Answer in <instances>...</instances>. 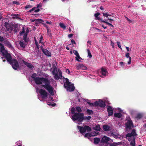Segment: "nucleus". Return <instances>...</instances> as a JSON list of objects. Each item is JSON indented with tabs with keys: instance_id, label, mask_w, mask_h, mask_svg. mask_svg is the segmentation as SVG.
<instances>
[{
	"instance_id": "nucleus-1",
	"label": "nucleus",
	"mask_w": 146,
	"mask_h": 146,
	"mask_svg": "<svg viewBox=\"0 0 146 146\" xmlns=\"http://www.w3.org/2000/svg\"><path fill=\"white\" fill-rule=\"evenodd\" d=\"M37 85L42 84L41 86L47 90L49 93L52 94L53 93V88L50 84V81L48 78L43 77H38L34 81Z\"/></svg>"
},
{
	"instance_id": "nucleus-2",
	"label": "nucleus",
	"mask_w": 146,
	"mask_h": 146,
	"mask_svg": "<svg viewBox=\"0 0 146 146\" xmlns=\"http://www.w3.org/2000/svg\"><path fill=\"white\" fill-rule=\"evenodd\" d=\"M84 114L83 113L76 112L72 116V119L73 121H78L81 122L84 120Z\"/></svg>"
},
{
	"instance_id": "nucleus-3",
	"label": "nucleus",
	"mask_w": 146,
	"mask_h": 146,
	"mask_svg": "<svg viewBox=\"0 0 146 146\" xmlns=\"http://www.w3.org/2000/svg\"><path fill=\"white\" fill-rule=\"evenodd\" d=\"M13 69L17 70L19 67V65L17 60L16 59H13L9 63Z\"/></svg>"
},
{
	"instance_id": "nucleus-4",
	"label": "nucleus",
	"mask_w": 146,
	"mask_h": 146,
	"mask_svg": "<svg viewBox=\"0 0 146 146\" xmlns=\"http://www.w3.org/2000/svg\"><path fill=\"white\" fill-rule=\"evenodd\" d=\"M95 106H99L101 108H104L106 106L105 102L100 100H99L98 102H95Z\"/></svg>"
},
{
	"instance_id": "nucleus-5",
	"label": "nucleus",
	"mask_w": 146,
	"mask_h": 146,
	"mask_svg": "<svg viewBox=\"0 0 146 146\" xmlns=\"http://www.w3.org/2000/svg\"><path fill=\"white\" fill-rule=\"evenodd\" d=\"M3 56L6 58L7 62L9 63L13 59L11 54L7 52L5 53H3Z\"/></svg>"
},
{
	"instance_id": "nucleus-6",
	"label": "nucleus",
	"mask_w": 146,
	"mask_h": 146,
	"mask_svg": "<svg viewBox=\"0 0 146 146\" xmlns=\"http://www.w3.org/2000/svg\"><path fill=\"white\" fill-rule=\"evenodd\" d=\"M39 93L41 97L43 98L47 97L48 96V93L44 90L40 89Z\"/></svg>"
},
{
	"instance_id": "nucleus-7",
	"label": "nucleus",
	"mask_w": 146,
	"mask_h": 146,
	"mask_svg": "<svg viewBox=\"0 0 146 146\" xmlns=\"http://www.w3.org/2000/svg\"><path fill=\"white\" fill-rule=\"evenodd\" d=\"M125 126L127 129H131L133 126V124L132 121L131 120H128L127 123L125 124Z\"/></svg>"
},
{
	"instance_id": "nucleus-8",
	"label": "nucleus",
	"mask_w": 146,
	"mask_h": 146,
	"mask_svg": "<svg viewBox=\"0 0 146 146\" xmlns=\"http://www.w3.org/2000/svg\"><path fill=\"white\" fill-rule=\"evenodd\" d=\"M64 88L66 89L69 92H72L74 90L75 87L73 84H69L68 86H66L64 87Z\"/></svg>"
},
{
	"instance_id": "nucleus-9",
	"label": "nucleus",
	"mask_w": 146,
	"mask_h": 146,
	"mask_svg": "<svg viewBox=\"0 0 146 146\" xmlns=\"http://www.w3.org/2000/svg\"><path fill=\"white\" fill-rule=\"evenodd\" d=\"M137 135L136 133L135 130V129H133L132 130L131 133H129L126 135V137H131L132 136H136Z\"/></svg>"
},
{
	"instance_id": "nucleus-10",
	"label": "nucleus",
	"mask_w": 146,
	"mask_h": 146,
	"mask_svg": "<svg viewBox=\"0 0 146 146\" xmlns=\"http://www.w3.org/2000/svg\"><path fill=\"white\" fill-rule=\"evenodd\" d=\"M110 136H112L115 138L117 139L120 137V135L117 133H113L112 131H110L109 133Z\"/></svg>"
},
{
	"instance_id": "nucleus-11",
	"label": "nucleus",
	"mask_w": 146,
	"mask_h": 146,
	"mask_svg": "<svg viewBox=\"0 0 146 146\" xmlns=\"http://www.w3.org/2000/svg\"><path fill=\"white\" fill-rule=\"evenodd\" d=\"M107 111L108 113V116H110L113 114V108L111 106H108L107 108Z\"/></svg>"
},
{
	"instance_id": "nucleus-12",
	"label": "nucleus",
	"mask_w": 146,
	"mask_h": 146,
	"mask_svg": "<svg viewBox=\"0 0 146 146\" xmlns=\"http://www.w3.org/2000/svg\"><path fill=\"white\" fill-rule=\"evenodd\" d=\"M77 127L78 129L79 130V131L81 133H84L86 132V130L85 129L84 126L83 127L82 126L78 125Z\"/></svg>"
},
{
	"instance_id": "nucleus-13",
	"label": "nucleus",
	"mask_w": 146,
	"mask_h": 146,
	"mask_svg": "<svg viewBox=\"0 0 146 146\" xmlns=\"http://www.w3.org/2000/svg\"><path fill=\"white\" fill-rule=\"evenodd\" d=\"M78 69H82V70H86L87 69V68L84 64H79L77 67Z\"/></svg>"
},
{
	"instance_id": "nucleus-14",
	"label": "nucleus",
	"mask_w": 146,
	"mask_h": 146,
	"mask_svg": "<svg viewBox=\"0 0 146 146\" xmlns=\"http://www.w3.org/2000/svg\"><path fill=\"white\" fill-rule=\"evenodd\" d=\"M23 62L30 69H33L34 68V66L31 63L27 62L24 60H23Z\"/></svg>"
},
{
	"instance_id": "nucleus-15",
	"label": "nucleus",
	"mask_w": 146,
	"mask_h": 146,
	"mask_svg": "<svg viewBox=\"0 0 146 146\" xmlns=\"http://www.w3.org/2000/svg\"><path fill=\"white\" fill-rule=\"evenodd\" d=\"M110 139L109 137L104 136L102 139V142L103 143H107L109 141Z\"/></svg>"
},
{
	"instance_id": "nucleus-16",
	"label": "nucleus",
	"mask_w": 146,
	"mask_h": 146,
	"mask_svg": "<svg viewBox=\"0 0 146 146\" xmlns=\"http://www.w3.org/2000/svg\"><path fill=\"white\" fill-rule=\"evenodd\" d=\"M42 52L46 56H51V52L48 51L46 49H44V50H42Z\"/></svg>"
},
{
	"instance_id": "nucleus-17",
	"label": "nucleus",
	"mask_w": 146,
	"mask_h": 146,
	"mask_svg": "<svg viewBox=\"0 0 146 146\" xmlns=\"http://www.w3.org/2000/svg\"><path fill=\"white\" fill-rule=\"evenodd\" d=\"M63 78L65 79V80H66V82L64 85V87L66 86H68L69 84H71L70 82H69V80L68 78H65L64 77H63Z\"/></svg>"
},
{
	"instance_id": "nucleus-18",
	"label": "nucleus",
	"mask_w": 146,
	"mask_h": 146,
	"mask_svg": "<svg viewBox=\"0 0 146 146\" xmlns=\"http://www.w3.org/2000/svg\"><path fill=\"white\" fill-rule=\"evenodd\" d=\"M5 27L6 28L7 31H9V33H11L13 29V28L9 25L5 26Z\"/></svg>"
},
{
	"instance_id": "nucleus-19",
	"label": "nucleus",
	"mask_w": 146,
	"mask_h": 146,
	"mask_svg": "<svg viewBox=\"0 0 146 146\" xmlns=\"http://www.w3.org/2000/svg\"><path fill=\"white\" fill-rule=\"evenodd\" d=\"M36 23L35 25L36 26H38L39 23H42V22H43V21L41 19H35Z\"/></svg>"
},
{
	"instance_id": "nucleus-20",
	"label": "nucleus",
	"mask_w": 146,
	"mask_h": 146,
	"mask_svg": "<svg viewBox=\"0 0 146 146\" xmlns=\"http://www.w3.org/2000/svg\"><path fill=\"white\" fill-rule=\"evenodd\" d=\"M103 130L105 131H109L110 127L108 125H104L103 126Z\"/></svg>"
},
{
	"instance_id": "nucleus-21",
	"label": "nucleus",
	"mask_w": 146,
	"mask_h": 146,
	"mask_svg": "<svg viewBox=\"0 0 146 146\" xmlns=\"http://www.w3.org/2000/svg\"><path fill=\"white\" fill-rule=\"evenodd\" d=\"M143 117V115L141 113H137L136 116L135 117V118L136 119H137L138 120L141 118Z\"/></svg>"
},
{
	"instance_id": "nucleus-22",
	"label": "nucleus",
	"mask_w": 146,
	"mask_h": 146,
	"mask_svg": "<svg viewBox=\"0 0 146 146\" xmlns=\"http://www.w3.org/2000/svg\"><path fill=\"white\" fill-rule=\"evenodd\" d=\"M13 16L12 17L13 19H21V18L19 17V16H20V15L18 14H14L13 15Z\"/></svg>"
},
{
	"instance_id": "nucleus-23",
	"label": "nucleus",
	"mask_w": 146,
	"mask_h": 146,
	"mask_svg": "<svg viewBox=\"0 0 146 146\" xmlns=\"http://www.w3.org/2000/svg\"><path fill=\"white\" fill-rule=\"evenodd\" d=\"M114 116L118 118H120L122 116V114L120 113H115L114 114Z\"/></svg>"
},
{
	"instance_id": "nucleus-24",
	"label": "nucleus",
	"mask_w": 146,
	"mask_h": 146,
	"mask_svg": "<svg viewBox=\"0 0 146 146\" xmlns=\"http://www.w3.org/2000/svg\"><path fill=\"white\" fill-rule=\"evenodd\" d=\"M27 33H25L23 36V39L24 41L27 42L28 41V38H27Z\"/></svg>"
},
{
	"instance_id": "nucleus-25",
	"label": "nucleus",
	"mask_w": 146,
	"mask_h": 146,
	"mask_svg": "<svg viewBox=\"0 0 146 146\" xmlns=\"http://www.w3.org/2000/svg\"><path fill=\"white\" fill-rule=\"evenodd\" d=\"M94 143L95 144H98L99 142L100 139L99 138L96 137L94 138Z\"/></svg>"
},
{
	"instance_id": "nucleus-26",
	"label": "nucleus",
	"mask_w": 146,
	"mask_h": 146,
	"mask_svg": "<svg viewBox=\"0 0 146 146\" xmlns=\"http://www.w3.org/2000/svg\"><path fill=\"white\" fill-rule=\"evenodd\" d=\"M108 20L105 19L104 20L102 21V22L103 23H106L107 25H108L109 26H111L112 27H113V25H112L111 24L108 23L107 21Z\"/></svg>"
},
{
	"instance_id": "nucleus-27",
	"label": "nucleus",
	"mask_w": 146,
	"mask_h": 146,
	"mask_svg": "<svg viewBox=\"0 0 146 146\" xmlns=\"http://www.w3.org/2000/svg\"><path fill=\"white\" fill-rule=\"evenodd\" d=\"M19 44L20 45V46L23 48H24L25 47L26 44L24 43L22 41H20L19 42Z\"/></svg>"
},
{
	"instance_id": "nucleus-28",
	"label": "nucleus",
	"mask_w": 146,
	"mask_h": 146,
	"mask_svg": "<svg viewBox=\"0 0 146 146\" xmlns=\"http://www.w3.org/2000/svg\"><path fill=\"white\" fill-rule=\"evenodd\" d=\"M129 53L128 52H127L126 53V54H125V56L127 58H129V61L128 63V64H130L131 63V58L130 56H129Z\"/></svg>"
},
{
	"instance_id": "nucleus-29",
	"label": "nucleus",
	"mask_w": 146,
	"mask_h": 146,
	"mask_svg": "<svg viewBox=\"0 0 146 146\" xmlns=\"http://www.w3.org/2000/svg\"><path fill=\"white\" fill-rule=\"evenodd\" d=\"M86 112L89 115H91L92 114H93V111L91 110L87 109Z\"/></svg>"
},
{
	"instance_id": "nucleus-30",
	"label": "nucleus",
	"mask_w": 146,
	"mask_h": 146,
	"mask_svg": "<svg viewBox=\"0 0 146 146\" xmlns=\"http://www.w3.org/2000/svg\"><path fill=\"white\" fill-rule=\"evenodd\" d=\"M85 129L86 130V131H91L92 129L91 128L89 127V126L87 125L84 126Z\"/></svg>"
},
{
	"instance_id": "nucleus-31",
	"label": "nucleus",
	"mask_w": 146,
	"mask_h": 146,
	"mask_svg": "<svg viewBox=\"0 0 146 146\" xmlns=\"http://www.w3.org/2000/svg\"><path fill=\"white\" fill-rule=\"evenodd\" d=\"M53 75H54V78L55 79L58 80L59 79H61V78L60 77V76H59L58 75V73H56V74H54Z\"/></svg>"
},
{
	"instance_id": "nucleus-32",
	"label": "nucleus",
	"mask_w": 146,
	"mask_h": 146,
	"mask_svg": "<svg viewBox=\"0 0 146 146\" xmlns=\"http://www.w3.org/2000/svg\"><path fill=\"white\" fill-rule=\"evenodd\" d=\"M76 111L78 112V113H80L82 111V110L79 106H77L76 107Z\"/></svg>"
},
{
	"instance_id": "nucleus-33",
	"label": "nucleus",
	"mask_w": 146,
	"mask_h": 146,
	"mask_svg": "<svg viewBox=\"0 0 146 146\" xmlns=\"http://www.w3.org/2000/svg\"><path fill=\"white\" fill-rule=\"evenodd\" d=\"M5 50L4 46L0 42V50L2 52Z\"/></svg>"
},
{
	"instance_id": "nucleus-34",
	"label": "nucleus",
	"mask_w": 146,
	"mask_h": 146,
	"mask_svg": "<svg viewBox=\"0 0 146 146\" xmlns=\"http://www.w3.org/2000/svg\"><path fill=\"white\" fill-rule=\"evenodd\" d=\"M87 51L88 53V56L89 57V58H91L92 57V56L91 53V52L89 49H87Z\"/></svg>"
},
{
	"instance_id": "nucleus-35",
	"label": "nucleus",
	"mask_w": 146,
	"mask_h": 146,
	"mask_svg": "<svg viewBox=\"0 0 146 146\" xmlns=\"http://www.w3.org/2000/svg\"><path fill=\"white\" fill-rule=\"evenodd\" d=\"M37 75L36 73H33V74L32 75L31 77L35 81L37 77H36Z\"/></svg>"
},
{
	"instance_id": "nucleus-36",
	"label": "nucleus",
	"mask_w": 146,
	"mask_h": 146,
	"mask_svg": "<svg viewBox=\"0 0 146 146\" xmlns=\"http://www.w3.org/2000/svg\"><path fill=\"white\" fill-rule=\"evenodd\" d=\"M103 16L106 17L108 18L109 16H111V14H108V13H103Z\"/></svg>"
},
{
	"instance_id": "nucleus-37",
	"label": "nucleus",
	"mask_w": 146,
	"mask_h": 146,
	"mask_svg": "<svg viewBox=\"0 0 146 146\" xmlns=\"http://www.w3.org/2000/svg\"><path fill=\"white\" fill-rule=\"evenodd\" d=\"M87 103L89 104L90 106H95V102L92 103H90L89 102V100H88L87 101Z\"/></svg>"
},
{
	"instance_id": "nucleus-38",
	"label": "nucleus",
	"mask_w": 146,
	"mask_h": 146,
	"mask_svg": "<svg viewBox=\"0 0 146 146\" xmlns=\"http://www.w3.org/2000/svg\"><path fill=\"white\" fill-rule=\"evenodd\" d=\"M130 144L132 146H135V140L134 137L133 141L130 142Z\"/></svg>"
},
{
	"instance_id": "nucleus-39",
	"label": "nucleus",
	"mask_w": 146,
	"mask_h": 146,
	"mask_svg": "<svg viewBox=\"0 0 146 146\" xmlns=\"http://www.w3.org/2000/svg\"><path fill=\"white\" fill-rule=\"evenodd\" d=\"M57 68L56 67L54 68L53 71H52V73L53 75L55 74H56V73H57Z\"/></svg>"
},
{
	"instance_id": "nucleus-40",
	"label": "nucleus",
	"mask_w": 146,
	"mask_h": 146,
	"mask_svg": "<svg viewBox=\"0 0 146 146\" xmlns=\"http://www.w3.org/2000/svg\"><path fill=\"white\" fill-rule=\"evenodd\" d=\"M59 26L61 28L64 29H65L66 28V26L64 25V24L63 23H59Z\"/></svg>"
},
{
	"instance_id": "nucleus-41",
	"label": "nucleus",
	"mask_w": 146,
	"mask_h": 146,
	"mask_svg": "<svg viewBox=\"0 0 146 146\" xmlns=\"http://www.w3.org/2000/svg\"><path fill=\"white\" fill-rule=\"evenodd\" d=\"M94 129L97 131H100V127L99 125H96L95 128Z\"/></svg>"
},
{
	"instance_id": "nucleus-42",
	"label": "nucleus",
	"mask_w": 146,
	"mask_h": 146,
	"mask_svg": "<svg viewBox=\"0 0 146 146\" xmlns=\"http://www.w3.org/2000/svg\"><path fill=\"white\" fill-rule=\"evenodd\" d=\"M76 110V109L74 107H72L71 108L70 111L72 114H74V113H75V111Z\"/></svg>"
},
{
	"instance_id": "nucleus-43",
	"label": "nucleus",
	"mask_w": 146,
	"mask_h": 146,
	"mask_svg": "<svg viewBox=\"0 0 146 146\" xmlns=\"http://www.w3.org/2000/svg\"><path fill=\"white\" fill-rule=\"evenodd\" d=\"M84 136L85 137H87L89 138L91 136V135L90 133H87L85 134Z\"/></svg>"
},
{
	"instance_id": "nucleus-44",
	"label": "nucleus",
	"mask_w": 146,
	"mask_h": 146,
	"mask_svg": "<svg viewBox=\"0 0 146 146\" xmlns=\"http://www.w3.org/2000/svg\"><path fill=\"white\" fill-rule=\"evenodd\" d=\"M92 117L91 116H89L88 117H84V120H89Z\"/></svg>"
},
{
	"instance_id": "nucleus-45",
	"label": "nucleus",
	"mask_w": 146,
	"mask_h": 146,
	"mask_svg": "<svg viewBox=\"0 0 146 146\" xmlns=\"http://www.w3.org/2000/svg\"><path fill=\"white\" fill-rule=\"evenodd\" d=\"M76 56V58L77 60L79 62L80 61V60L79 59H82V58L80 57L79 54Z\"/></svg>"
},
{
	"instance_id": "nucleus-46",
	"label": "nucleus",
	"mask_w": 146,
	"mask_h": 146,
	"mask_svg": "<svg viewBox=\"0 0 146 146\" xmlns=\"http://www.w3.org/2000/svg\"><path fill=\"white\" fill-rule=\"evenodd\" d=\"M58 72H59V76H60V77L61 78L62 77V72L60 70H58Z\"/></svg>"
},
{
	"instance_id": "nucleus-47",
	"label": "nucleus",
	"mask_w": 146,
	"mask_h": 146,
	"mask_svg": "<svg viewBox=\"0 0 146 146\" xmlns=\"http://www.w3.org/2000/svg\"><path fill=\"white\" fill-rule=\"evenodd\" d=\"M25 32V29H24V28H23V30L22 31L20 32V35H22L23 34H24Z\"/></svg>"
},
{
	"instance_id": "nucleus-48",
	"label": "nucleus",
	"mask_w": 146,
	"mask_h": 146,
	"mask_svg": "<svg viewBox=\"0 0 146 146\" xmlns=\"http://www.w3.org/2000/svg\"><path fill=\"white\" fill-rule=\"evenodd\" d=\"M18 29V27L16 26H15L14 28L13 31L17 33V32Z\"/></svg>"
},
{
	"instance_id": "nucleus-49",
	"label": "nucleus",
	"mask_w": 146,
	"mask_h": 146,
	"mask_svg": "<svg viewBox=\"0 0 146 146\" xmlns=\"http://www.w3.org/2000/svg\"><path fill=\"white\" fill-rule=\"evenodd\" d=\"M100 14V13H99V12H98V13H95L94 15V16L96 18H97V17H98V16Z\"/></svg>"
},
{
	"instance_id": "nucleus-50",
	"label": "nucleus",
	"mask_w": 146,
	"mask_h": 146,
	"mask_svg": "<svg viewBox=\"0 0 146 146\" xmlns=\"http://www.w3.org/2000/svg\"><path fill=\"white\" fill-rule=\"evenodd\" d=\"M73 53L76 55V56L78 55L79 54L78 51L77 50H73Z\"/></svg>"
},
{
	"instance_id": "nucleus-51",
	"label": "nucleus",
	"mask_w": 146,
	"mask_h": 146,
	"mask_svg": "<svg viewBox=\"0 0 146 146\" xmlns=\"http://www.w3.org/2000/svg\"><path fill=\"white\" fill-rule=\"evenodd\" d=\"M6 44L10 48L12 47V45L10 42H8L6 43Z\"/></svg>"
},
{
	"instance_id": "nucleus-52",
	"label": "nucleus",
	"mask_w": 146,
	"mask_h": 146,
	"mask_svg": "<svg viewBox=\"0 0 146 146\" xmlns=\"http://www.w3.org/2000/svg\"><path fill=\"white\" fill-rule=\"evenodd\" d=\"M108 73L107 71L105 72H101V73L102 74V75L104 76H106V74Z\"/></svg>"
},
{
	"instance_id": "nucleus-53",
	"label": "nucleus",
	"mask_w": 146,
	"mask_h": 146,
	"mask_svg": "<svg viewBox=\"0 0 146 146\" xmlns=\"http://www.w3.org/2000/svg\"><path fill=\"white\" fill-rule=\"evenodd\" d=\"M5 39L3 38V36H1L0 35V41L1 42H2Z\"/></svg>"
},
{
	"instance_id": "nucleus-54",
	"label": "nucleus",
	"mask_w": 146,
	"mask_h": 146,
	"mask_svg": "<svg viewBox=\"0 0 146 146\" xmlns=\"http://www.w3.org/2000/svg\"><path fill=\"white\" fill-rule=\"evenodd\" d=\"M106 71L107 70L106 69H105V68L102 67L101 68V73L102 72H106Z\"/></svg>"
},
{
	"instance_id": "nucleus-55",
	"label": "nucleus",
	"mask_w": 146,
	"mask_h": 146,
	"mask_svg": "<svg viewBox=\"0 0 146 146\" xmlns=\"http://www.w3.org/2000/svg\"><path fill=\"white\" fill-rule=\"evenodd\" d=\"M32 7L31 5H26L25 6V9H27V8H31Z\"/></svg>"
},
{
	"instance_id": "nucleus-56",
	"label": "nucleus",
	"mask_w": 146,
	"mask_h": 146,
	"mask_svg": "<svg viewBox=\"0 0 146 146\" xmlns=\"http://www.w3.org/2000/svg\"><path fill=\"white\" fill-rule=\"evenodd\" d=\"M13 4H16L17 5H20V3L19 2L16 1H13Z\"/></svg>"
},
{
	"instance_id": "nucleus-57",
	"label": "nucleus",
	"mask_w": 146,
	"mask_h": 146,
	"mask_svg": "<svg viewBox=\"0 0 146 146\" xmlns=\"http://www.w3.org/2000/svg\"><path fill=\"white\" fill-rule=\"evenodd\" d=\"M36 9V7H34L32 9H30L29 11V12H32V11H33L35 10Z\"/></svg>"
},
{
	"instance_id": "nucleus-58",
	"label": "nucleus",
	"mask_w": 146,
	"mask_h": 146,
	"mask_svg": "<svg viewBox=\"0 0 146 146\" xmlns=\"http://www.w3.org/2000/svg\"><path fill=\"white\" fill-rule=\"evenodd\" d=\"M111 45L112 46L113 48H114V43L111 40Z\"/></svg>"
},
{
	"instance_id": "nucleus-59",
	"label": "nucleus",
	"mask_w": 146,
	"mask_h": 146,
	"mask_svg": "<svg viewBox=\"0 0 146 146\" xmlns=\"http://www.w3.org/2000/svg\"><path fill=\"white\" fill-rule=\"evenodd\" d=\"M118 46L119 48H121V46L120 45V42L119 41H117V42Z\"/></svg>"
},
{
	"instance_id": "nucleus-60",
	"label": "nucleus",
	"mask_w": 146,
	"mask_h": 146,
	"mask_svg": "<svg viewBox=\"0 0 146 146\" xmlns=\"http://www.w3.org/2000/svg\"><path fill=\"white\" fill-rule=\"evenodd\" d=\"M50 106H55L56 104L55 103H53V104H48Z\"/></svg>"
},
{
	"instance_id": "nucleus-61",
	"label": "nucleus",
	"mask_w": 146,
	"mask_h": 146,
	"mask_svg": "<svg viewBox=\"0 0 146 146\" xmlns=\"http://www.w3.org/2000/svg\"><path fill=\"white\" fill-rule=\"evenodd\" d=\"M96 19L97 20H101L102 21V19H101L100 17H98L97 18H96Z\"/></svg>"
},
{
	"instance_id": "nucleus-62",
	"label": "nucleus",
	"mask_w": 146,
	"mask_h": 146,
	"mask_svg": "<svg viewBox=\"0 0 146 146\" xmlns=\"http://www.w3.org/2000/svg\"><path fill=\"white\" fill-rule=\"evenodd\" d=\"M95 29L97 30L98 31V32H102V31L100 29L98 28H95Z\"/></svg>"
},
{
	"instance_id": "nucleus-63",
	"label": "nucleus",
	"mask_w": 146,
	"mask_h": 146,
	"mask_svg": "<svg viewBox=\"0 0 146 146\" xmlns=\"http://www.w3.org/2000/svg\"><path fill=\"white\" fill-rule=\"evenodd\" d=\"M73 35V34H69L68 35V37H69V38H71V37H72Z\"/></svg>"
},
{
	"instance_id": "nucleus-64",
	"label": "nucleus",
	"mask_w": 146,
	"mask_h": 146,
	"mask_svg": "<svg viewBox=\"0 0 146 146\" xmlns=\"http://www.w3.org/2000/svg\"><path fill=\"white\" fill-rule=\"evenodd\" d=\"M71 42L72 44H76V42L73 39L71 40Z\"/></svg>"
}]
</instances>
